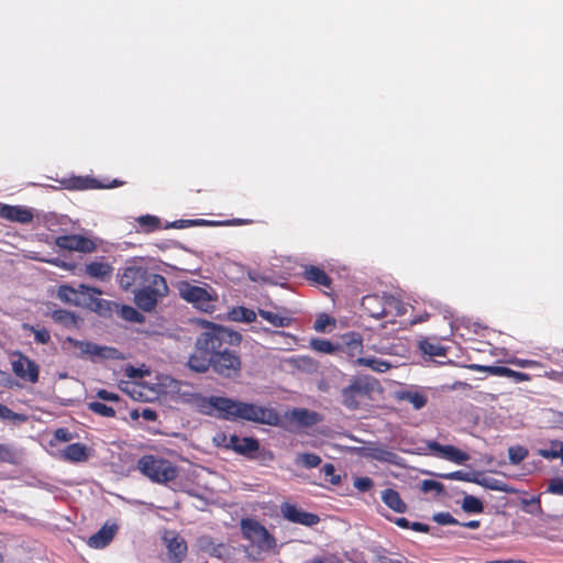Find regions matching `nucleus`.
<instances>
[{
    "instance_id": "nucleus-1",
    "label": "nucleus",
    "mask_w": 563,
    "mask_h": 563,
    "mask_svg": "<svg viewBox=\"0 0 563 563\" xmlns=\"http://www.w3.org/2000/svg\"><path fill=\"white\" fill-rule=\"evenodd\" d=\"M241 342V333L212 323L197 338L188 366L197 373H206L211 368L223 378H238L242 372V360L238 351Z\"/></svg>"
},
{
    "instance_id": "nucleus-2",
    "label": "nucleus",
    "mask_w": 563,
    "mask_h": 563,
    "mask_svg": "<svg viewBox=\"0 0 563 563\" xmlns=\"http://www.w3.org/2000/svg\"><path fill=\"white\" fill-rule=\"evenodd\" d=\"M196 404L200 411L206 415L218 412V417L225 420H246L261 424L277 427L282 419L274 408L257 406L251 402H243L227 397H196Z\"/></svg>"
},
{
    "instance_id": "nucleus-3",
    "label": "nucleus",
    "mask_w": 563,
    "mask_h": 563,
    "mask_svg": "<svg viewBox=\"0 0 563 563\" xmlns=\"http://www.w3.org/2000/svg\"><path fill=\"white\" fill-rule=\"evenodd\" d=\"M379 383L371 376H355L350 384L342 388V405L349 410H357L368 406L374 399V393L378 391Z\"/></svg>"
},
{
    "instance_id": "nucleus-4",
    "label": "nucleus",
    "mask_w": 563,
    "mask_h": 563,
    "mask_svg": "<svg viewBox=\"0 0 563 563\" xmlns=\"http://www.w3.org/2000/svg\"><path fill=\"white\" fill-rule=\"evenodd\" d=\"M168 294L167 282L164 276L152 273L146 283L134 292V302L139 309L151 312L158 301Z\"/></svg>"
},
{
    "instance_id": "nucleus-5",
    "label": "nucleus",
    "mask_w": 563,
    "mask_h": 563,
    "mask_svg": "<svg viewBox=\"0 0 563 563\" xmlns=\"http://www.w3.org/2000/svg\"><path fill=\"white\" fill-rule=\"evenodd\" d=\"M137 470L157 484H167L179 475L177 466L170 461L152 454L143 455L137 461Z\"/></svg>"
},
{
    "instance_id": "nucleus-6",
    "label": "nucleus",
    "mask_w": 563,
    "mask_h": 563,
    "mask_svg": "<svg viewBox=\"0 0 563 563\" xmlns=\"http://www.w3.org/2000/svg\"><path fill=\"white\" fill-rule=\"evenodd\" d=\"M241 531L246 540L251 541L262 550L269 551L276 547L275 538L255 519H242Z\"/></svg>"
},
{
    "instance_id": "nucleus-7",
    "label": "nucleus",
    "mask_w": 563,
    "mask_h": 563,
    "mask_svg": "<svg viewBox=\"0 0 563 563\" xmlns=\"http://www.w3.org/2000/svg\"><path fill=\"white\" fill-rule=\"evenodd\" d=\"M363 310L374 319L387 317L393 309L399 310L400 302L394 296L367 295L362 298Z\"/></svg>"
},
{
    "instance_id": "nucleus-8",
    "label": "nucleus",
    "mask_w": 563,
    "mask_h": 563,
    "mask_svg": "<svg viewBox=\"0 0 563 563\" xmlns=\"http://www.w3.org/2000/svg\"><path fill=\"white\" fill-rule=\"evenodd\" d=\"M151 274L152 272L140 265L126 266L119 274V285L125 291L135 292Z\"/></svg>"
},
{
    "instance_id": "nucleus-9",
    "label": "nucleus",
    "mask_w": 563,
    "mask_h": 563,
    "mask_svg": "<svg viewBox=\"0 0 563 563\" xmlns=\"http://www.w3.org/2000/svg\"><path fill=\"white\" fill-rule=\"evenodd\" d=\"M91 291L98 292V288L85 284H80L77 288L69 285H60L57 289V297L65 303L85 308Z\"/></svg>"
},
{
    "instance_id": "nucleus-10",
    "label": "nucleus",
    "mask_w": 563,
    "mask_h": 563,
    "mask_svg": "<svg viewBox=\"0 0 563 563\" xmlns=\"http://www.w3.org/2000/svg\"><path fill=\"white\" fill-rule=\"evenodd\" d=\"M16 356L15 360L12 361V372L14 375L23 380L35 384L38 382L40 376V367L35 363V361L31 360L26 355L16 352L14 353Z\"/></svg>"
},
{
    "instance_id": "nucleus-11",
    "label": "nucleus",
    "mask_w": 563,
    "mask_h": 563,
    "mask_svg": "<svg viewBox=\"0 0 563 563\" xmlns=\"http://www.w3.org/2000/svg\"><path fill=\"white\" fill-rule=\"evenodd\" d=\"M283 517L294 523H299L306 527H313L319 523L320 518L318 515L305 511L294 504L284 503L280 506Z\"/></svg>"
},
{
    "instance_id": "nucleus-12",
    "label": "nucleus",
    "mask_w": 563,
    "mask_h": 563,
    "mask_svg": "<svg viewBox=\"0 0 563 563\" xmlns=\"http://www.w3.org/2000/svg\"><path fill=\"white\" fill-rule=\"evenodd\" d=\"M55 244L67 251H77L91 253L96 250V243L86 236L79 234H66L56 238Z\"/></svg>"
},
{
    "instance_id": "nucleus-13",
    "label": "nucleus",
    "mask_w": 563,
    "mask_h": 563,
    "mask_svg": "<svg viewBox=\"0 0 563 563\" xmlns=\"http://www.w3.org/2000/svg\"><path fill=\"white\" fill-rule=\"evenodd\" d=\"M301 277L310 286L322 288L324 294H328L327 290H332V278L322 267L308 264L301 265Z\"/></svg>"
},
{
    "instance_id": "nucleus-14",
    "label": "nucleus",
    "mask_w": 563,
    "mask_h": 563,
    "mask_svg": "<svg viewBox=\"0 0 563 563\" xmlns=\"http://www.w3.org/2000/svg\"><path fill=\"white\" fill-rule=\"evenodd\" d=\"M428 449L434 456L453 462L455 464L461 465L470 460V455L466 452H463L454 445H443L437 441H430L428 442Z\"/></svg>"
},
{
    "instance_id": "nucleus-15",
    "label": "nucleus",
    "mask_w": 563,
    "mask_h": 563,
    "mask_svg": "<svg viewBox=\"0 0 563 563\" xmlns=\"http://www.w3.org/2000/svg\"><path fill=\"white\" fill-rule=\"evenodd\" d=\"M227 449H231L235 453L243 455L247 459H254L255 453L260 449V442L257 439L252 437H239L236 434H231L228 443L225 444Z\"/></svg>"
},
{
    "instance_id": "nucleus-16",
    "label": "nucleus",
    "mask_w": 563,
    "mask_h": 563,
    "mask_svg": "<svg viewBox=\"0 0 563 563\" xmlns=\"http://www.w3.org/2000/svg\"><path fill=\"white\" fill-rule=\"evenodd\" d=\"M179 294L184 300L194 303L199 309H206L211 299L209 292L203 287L187 283L179 288Z\"/></svg>"
},
{
    "instance_id": "nucleus-17",
    "label": "nucleus",
    "mask_w": 563,
    "mask_h": 563,
    "mask_svg": "<svg viewBox=\"0 0 563 563\" xmlns=\"http://www.w3.org/2000/svg\"><path fill=\"white\" fill-rule=\"evenodd\" d=\"M0 218L11 222L27 224L33 221L34 213L31 208L25 206L1 205Z\"/></svg>"
},
{
    "instance_id": "nucleus-18",
    "label": "nucleus",
    "mask_w": 563,
    "mask_h": 563,
    "mask_svg": "<svg viewBox=\"0 0 563 563\" xmlns=\"http://www.w3.org/2000/svg\"><path fill=\"white\" fill-rule=\"evenodd\" d=\"M71 342L74 343V346L79 350L80 355H82V356L88 355L92 360L95 357L108 358L111 356V353L114 351V349H112V347L100 346L92 342L77 341V340H74V341L71 340Z\"/></svg>"
},
{
    "instance_id": "nucleus-19",
    "label": "nucleus",
    "mask_w": 563,
    "mask_h": 563,
    "mask_svg": "<svg viewBox=\"0 0 563 563\" xmlns=\"http://www.w3.org/2000/svg\"><path fill=\"white\" fill-rule=\"evenodd\" d=\"M117 531L118 526L115 523H104L99 531L89 538L88 544L95 549L106 548L112 541Z\"/></svg>"
},
{
    "instance_id": "nucleus-20",
    "label": "nucleus",
    "mask_w": 563,
    "mask_h": 563,
    "mask_svg": "<svg viewBox=\"0 0 563 563\" xmlns=\"http://www.w3.org/2000/svg\"><path fill=\"white\" fill-rule=\"evenodd\" d=\"M396 399L399 401H407L411 404L412 408L416 410L422 409L428 404V395L423 390L419 389H405L398 390L395 395Z\"/></svg>"
},
{
    "instance_id": "nucleus-21",
    "label": "nucleus",
    "mask_w": 563,
    "mask_h": 563,
    "mask_svg": "<svg viewBox=\"0 0 563 563\" xmlns=\"http://www.w3.org/2000/svg\"><path fill=\"white\" fill-rule=\"evenodd\" d=\"M198 542L199 548L210 556L221 560L230 556V548L223 543H216L211 537L203 536Z\"/></svg>"
},
{
    "instance_id": "nucleus-22",
    "label": "nucleus",
    "mask_w": 563,
    "mask_h": 563,
    "mask_svg": "<svg viewBox=\"0 0 563 563\" xmlns=\"http://www.w3.org/2000/svg\"><path fill=\"white\" fill-rule=\"evenodd\" d=\"M89 457L88 448L82 443H71L60 452V459L70 463H81Z\"/></svg>"
},
{
    "instance_id": "nucleus-23",
    "label": "nucleus",
    "mask_w": 563,
    "mask_h": 563,
    "mask_svg": "<svg viewBox=\"0 0 563 563\" xmlns=\"http://www.w3.org/2000/svg\"><path fill=\"white\" fill-rule=\"evenodd\" d=\"M112 272L113 267L108 262L103 261H93L85 265V273L89 277L99 280L110 279Z\"/></svg>"
},
{
    "instance_id": "nucleus-24",
    "label": "nucleus",
    "mask_w": 563,
    "mask_h": 563,
    "mask_svg": "<svg viewBox=\"0 0 563 563\" xmlns=\"http://www.w3.org/2000/svg\"><path fill=\"white\" fill-rule=\"evenodd\" d=\"M122 184H123V181L115 179V180H113L112 185H101L97 179H93V178L73 177L69 179L67 187L69 189L85 190V189H96V188L119 187Z\"/></svg>"
},
{
    "instance_id": "nucleus-25",
    "label": "nucleus",
    "mask_w": 563,
    "mask_h": 563,
    "mask_svg": "<svg viewBox=\"0 0 563 563\" xmlns=\"http://www.w3.org/2000/svg\"><path fill=\"white\" fill-rule=\"evenodd\" d=\"M382 500L396 512L402 514L407 510L406 503L401 499L399 493L393 488L383 490Z\"/></svg>"
},
{
    "instance_id": "nucleus-26",
    "label": "nucleus",
    "mask_w": 563,
    "mask_h": 563,
    "mask_svg": "<svg viewBox=\"0 0 563 563\" xmlns=\"http://www.w3.org/2000/svg\"><path fill=\"white\" fill-rule=\"evenodd\" d=\"M102 294L101 289L98 288V292H90L91 296L87 299L85 308L95 311L99 314H107L111 312V302L106 299L99 298Z\"/></svg>"
},
{
    "instance_id": "nucleus-27",
    "label": "nucleus",
    "mask_w": 563,
    "mask_h": 563,
    "mask_svg": "<svg viewBox=\"0 0 563 563\" xmlns=\"http://www.w3.org/2000/svg\"><path fill=\"white\" fill-rule=\"evenodd\" d=\"M169 558L179 563L187 554V543L181 537H173L167 542Z\"/></svg>"
},
{
    "instance_id": "nucleus-28",
    "label": "nucleus",
    "mask_w": 563,
    "mask_h": 563,
    "mask_svg": "<svg viewBox=\"0 0 563 563\" xmlns=\"http://www.w3.org/2000/svg\"><path fill=\"white\" fill-rule=\"evenodd\" d=\"M291 418L302 427H312L320 420L319 413L306 408H295L291 411Z\"/></svg>"
},
{
    "instance_id": "nucleus-29",
    "label": "nucleus",
    "mask_w": 563,
    "mask_h": 563,
    "mask_svg": "<svg viewBox=\"0 0 563 563\" xmlns=\"http://www.w3.org/2000/svg\"><path fill=\"white\" fill-rule=\"evenodd\" d=\"M474 483L492 490L507 492L506 484L497 478L486 476L483 472H475Z\"/></svg>"
},
{
    "instance_id": "nucleus-30",
    "label": "nucleus",
    "mask_w": 563,
    "mask_h": 563,
    "mask_svg": "<svg viewBox=\"0 0 563 563\" xmlns=\"http://www.w3.org/2000/svg\"><path fill=\"white\" fill-rule=\"evenodd\" d=\"M258 314L264 320H266L267 322H269L272 325H274L276 328L289 327L292 321V319L290 317L282 316L276 312L264 310V309H260Z\"/></svg>"
},
{
    "instance_id": "nucleus-31",
    "label": "nucleus",
    "mask_w": 563,
    "mask_h": 563,
    "mask_svg": "<svg viewBox=\"0 0 563 563\" xmlns=\"http://www.w3.org/2000/svg\"><path fill=\"white\" fill-rule=\"evenodd\" d=\"M419 349L423 354L429 356H445L446 349L440 343L423 339L419 342Z\"/></svg>"
},
{
    "instance_id": "nucleus-32",
    "label": "nucleus",
    "mask_w": 563,
    "mask_h": 563,
    "mask_svg": "<svg viewBox=\"0 0 563 563\" xmlns=\"http://www.w3.org/2000/svg\"><path fill=\"white\" fill-rule=\"evenodd\" d=\"M233 321L251 323L256 320V312L245 307H235L230 311Z\"/></svg>"
},
{
    "instance_id": "nucleus-33",
    "label": "nucleus",
    "mask_w": 563,
    "mask_h": 563,
    "mask_svg": "<svg viewBox=\"0 0 563 563\" xmlns=\"http://www.w3.org/2000/svg\"><path fill=\"white\" fill-rule=\"evenodd\" d=\"M51 317L55 322L60 323L65 327H73L77 323V317L75 316V313L65 309L54 310Z\"/></svg>"
},
{
    "instance_id": "nucleus-34",
    "label": "nucleus",
    "mask_w": 563,
    "mask_h": 563,
    "mask_svg": "<svg viewBox=\"0 0 563 563\" xmlns=\"http://www.w3.org/2000/svg\"><path fill=\"white\" fill-rule=\"evenodd\" d=\"M539 455L548 460L561 459L563 464V442L552 441L550 448L539 450Z\"/></svg>"
},
{
    "instance_id": "nucleus-35",
    "label": "nucleus",
    "mask_w": 563,
    "mask_h": 563,
    "mask_svg": "<svg viewBox=\"0 0 563 563\" xmlns=\"http://www.w3.org/2000/svg\"><path fill=\"white\" fill-rule=\"evenodd\" d=\"M137 223L140 224V228L146 233L161 229V220L157 217L151 214L141 216L137 218Z\"/></svg>"
},
{
    "instance_id": "nucleus-36",
    "label": "nucleus",
    "mask_w": 563,
    "mask_h": 563,
    "mask_svg": "<svg viewBox=\"0 0 563 563\" xmlns=\"http://www.w3.org/2000/svg\"><path fill=\"white\" fill-rule=\"evenodd\" d=\"M295 462L306 468H313L321 464V457L314 453H299Z\"/></svg>"
},
{
    "instance_id": "nucleus-37",
    "label": "nucleus",
    "mask_w": 563,
    "mask_h": 563,
    "mask_svg": "<svg viewBox=\"0 0 563 563\" xmlns=\"http://www.w3.org/2000/svg\"><path fill=\"white\" fill-rule=\"evenodd\" d=\"M470 368L475 372L486 373L492 376H500L506 377L508 367L506 366H496V365H479V364H472L470 365Z\"/></svg>"
},
{
    "instance_id": "nucleus-38",
    "label": "nucleus",
    "mask_w": 563,
    "mask_h": 563,
    "mask_svg": "<svg viewBox=\"0 0 563 563\" xmlns=\"http://www.w3.org/2000/svg\"><path fill=\"white\" fill-rule=\"evenodd\" d=\"M310 347L324 354H333L338 350V347L331 341L318 338L310 340Z\"/></svg>"
},
{
    "instance_id": "nucleus-39",
    "label": "nucleus",
    "mask_w": 563,
    "mask_h": 563,
    "mask_svg": "<svg viewBox=\"0 0 563 563\" xmlns=\"http://www.w3.org/2000/svg\"><path fill=\"white\" fill-rule=\"evenodd\" d=\"M0 462L8 464H18V451L10 444H0Z\"/></svg>"
},
{
    "instance_id": "nucleus-40",
    "label": "nucleus",
    "mask_w": 563,
    "mask_h": 563,
    "mask_svg": "<svg viewBox=\"0 0 563 563\" xmlns=\"http://www.w3.org/2000/svg\"><path fill=\"white\" fill-rule=\"evenodd\" d=\"M462 508L464 511L470 514H479L484 510L483 503L478 498L471 495H467L463 498Z\"/></svg>"
},
{
    "instance_id": "nucleus-41",
    "label": "nucleus",
    "mask_w": 563,
    "mask_h": 563,
    "mask_svg": "<svg viewBox=\"0 0 563 563\" xmlns=\"http://www.w3.org/2000/svg\"><path fill=\"white\" fill-rule=\"evenodd\" d=\"M87 407L90 411L101 417L111 418L115 416V410L103 402L90 401L87 404Z\"/></svg>"
},
{
    "instance_id": "nucleus-42",
    "label": "nucleus",
    "mask_w": 563,
    "mask_h": 563,
    "mask_svg": "<svg viewBox=\"0 0 563 563\" xmlns=\"http://www.w3.org/2000/svg\"><path fill=\"white\" fill-rule=\"evenodd\" d=\"M358 362L379 373H384L390 368V364L388 362L378 358H360Z\"/></svg>"
},
{
    "instance_id": "nucleus-43",
    "label": "nucleus",
    "mask_w": 563,
    "mask_h": 563,
    "mask_svg": "<svg viewBox=\"0 0 563 563\" xmlns=\"http://www.w3.org/2000/svg\"><path fill=\"white\" fill-rule=\"evenodd\" d=\"M508 364L521 367V368H540L542 367V363L537 360L529 358H520L517 356H512L506 361Z\"/></svg>"
},
{
    "instance_id": "nucleus-44",
    "label": "nucleus",
    "mask_w": 563,
    "mask_h": 563,
    "mask_svg": "<svg viewBox=\"0 0 563 563\" xmlns=\"http://www.w3.org/2000/svg\"><path fill=\"white\" fill-rule=\"evenodd\" d=\"M437 476L440 478H444V479H455V481L474 483L475 472L470 473V472H464V471H455V472L446 473V474H438Z\"/></svg>"
},
{
    "instance_id": "nucleus-45",
    "label": "nucleus",
    "mask_w": 563,
    "mask_h": 563,
    "mask_svg": "<svg viewBox=\"0 0 563 563\" xmlns=\"http://www.w3.org/2000/svg\"><path fill=\"white\" fill-rule=\"evenodd\" d=\"M528 456V450L521 445L510 446L508 457L511 464H519Z\"/></svg>"
},
{
    "instance_id": "nucleus-46",
    "label": "nucleus",
    "mask_w": 563,
    "mask_h": 563,
    "mask_svg": "<svg viewBox=\"0 0 563 563\" xmlns=\"http://www.w3.org/2000/svg\"><path fill=\"white\" fill-rule=\"evenodd\" d=\"M334 324H335L334 318L330 317L327 313H320L314 321L313 329L317 332L323 333L327 331L328 325H334Z\"/></svg>"
},
{
    "instance_id": "nucleus-47",
    "label": "nucleus",
    "mask_w": 563,
    "mask_h": 563,
    "mask_svg": "<svg viewBox=\"0 0 563 563\" xmlns=\"http://www.w3.org/2000/svg\"><path fill=\"white\" fill-rule=\"evenodd\" d=\"M321 471L324 474V479L330 484L338 485L341 483V477L340 475L335 474V468L333 464H324Z\"/></svg>"
},
{
    "instance_id": "nucleus-48",
    "label": "nucleus",
    "mask_w": 563,
    "mask_h": 563,
    "mask_svg": "<svg viewBox=\"0 0 563 563\" xmlns=\"http://www.w3.org/2000/svg\"><path fill=\"white\" fill-rule=\"evenodd\" d=\"M371 456L380 462H394L396 454L386 449H373Z\"/></svg>"
},
{
    "instance_id": "nucleus-49",
    "label": "nucleus",
    "mask_w": 563,
    "mask_h": 563,
    "mask_svg": "<svg viewBox=\"0 0 563 563\" xmlns=\"http://www.w3.org/2000/svg\"><path fill=\"white\" fill-rule=\"evenodd\" d=\"M0 418L2 420H11V421H23L24 416L12 411L9 407L0 402Z\"/></svg>"
},
{
    "instance_id": "nucleus-50",
    "label": "nucleus",
    "mask_w": 563,
    "mask_h": 563,
    "mask_svg": "<svg viewBox=\"0 0 563 563\" xmlns=\"http://www.w3.org/2000/svg\"><path fill=\"white\" fill-rule=\"evenodd\" d=\"M421 490L423 493H429V492L434 490V492H437V494H442L444 492V486L440 482L432 481V479H424L421 484Z\"/></svg>"
},
{
    "instance_id": "nucleus-51",
    "label": "nucleus",
    "mask_w": 563,
    "mask_h": 563,
    "mask_svg": "<svg viewBox=\"0 0 563 563\" xmlns=\"http://www.w3.org/2000/svg\"><path fill=\"white\" fill-rule=\"evenodd\" d=\"M373 485H374V483H373L372 478H369L367 476L356 477L354 479V487L363 493L372 489Z\"/></svg>"
},
{
    "instance_id": "nucleus-52",
    "label": "nucleus",
    "mask_w": 563,
    "mask_h": 563,
    "mask_svg": "<svg viewBox=\"0 0 563 563\" xmlns=\"http://www.w3.org/2000/svg\"><path fill=\"white\" fill-rule=\"evenodd\" d=\"M31 331L34 333L35 341L41 344H47L51 340L49 332L45 329H35L34 327H30Z\"/></svg>"
},
{
    "instance_id": "nucleus-53",
    "label": "nucleus",
    "mask_w": 563,
    "mask_h": 563,
    "mask_svg": "<svg viewBox=\"0 0 563 563\" xmlns=\"http://www.w3.org/2000/svg\"><path fill=\"white\" fill-rule=\"evenodd\" d=\"M506 377L511 378L515 383H522L531 380V375L522 372H517L508 367Z\"/></svg>"
},
{
    "instance_id": "nucleus-54",
    "label": "nucleus",
    "mask_w": 563,
    "mask_h": 563,
    "mask_svg": "<svg viewBox=\"0 0 563 563\" xmlns=\"http://www.w3.org/2000/svg\"><path fill=\"white\" fill-rule=\"evenodd\" d=\"M439 525H459L460 522L450 512H440L434 516Z\"/></svg>"
},
{
    "instance_id": "nucleus-55",
    "label": "nucleus",
    "mask_w": 563,
    "mask_h": 563,
    "mask_svg": "<svg viewBox=\"0 0 563 563\" xmlns=\"http://www.w3.org/2000/svg\"><path fill=\"white\" fill-rule=\"evenodd\" d=\"M123 316L129 321L141 322L143 320V316L132 307H124Z\"/></svg>"
},
{
    "instance_id": "nucleus-56",
    "label": "nucleus",
    "mask_w": 563,
    "mask_h": 563,
    "mask_svg": "<svg viewBox=\"0 0 563 563\" xmlns=\"http://www.w3.org/2000/svg\"><path fill=\"white\" fill-rule=\"evenodd\" d=\"M548 492L563 496V478H553L549 483Z\"/></svg>"
},
{
    "instance_id": "nucleus-57",
    "label": "nucleus",
    "mask_w": 563,
    "mask_h": 563,
    "mask_svg": "<svg viewBox=\"0 0 563 563\" xmlns=\"http://www.w3.org/2000/svg\"><path fill=\"white\" fill-rule=\"evenodd\" d=\"M54 438L60 442H68L73 439V434L66 428H58L54 432Z\"/></svg>"
},
{
    "instance_id": "nucleus-58",
    "label": "nucleus",
    "mask_w": 563,
    "mask_h": 563,
    "mask_svg": "<svg viewBox=\"0 0 563 563\" xmlns=\"http://www.w3.org/2000/svg\"><path fill=\"white\" fill-rule=\"evenodd\" d=\"M97 397L106 401H118L120 399L118 394L109 391L107 389H99L97 391Z\"/></svg>"
},
{
    "instance_id": "nucleus-59",
    "label": "nucleus",
    "mask_w": 563,
    "mask_h": 563,
    "mask_svg": "<svg viewBox=\"0 0 563 563\" xmlns=\"http://www.w3.org/2000/svg\"><path fill=\"white\" fill-rule=\"evenodd\" d=\"M141 417L146 421H155L157 419V413L151 408H144L141 412Z\"/></svg>"
},
{
    "instance_id": "nucleus-60",
    "label": "nucleus",
    "mask_w": 563,
    "mask_h": 563,
    "mask_svg": "<svg viewBox=\"0 0 563 563\" xmlns=\"http://www.w3.org/2000/svg\"><path fill=\"white\" fill-rule=\"evenodd\" d=\"M410 529H412L416 532L427 533L429 532L430 527L422 522H411Z\"/></svg>"
},
{
    "instance_id": "nucleus-61",
    "label": "nucleus",
    "mask_w": 563,
    "mask_h": 563,
    "mask_svg": "<svg viewBox=\"0 0 563 563\" xmlns=\"http://www.w3.org/2000/svg\"><path fill=\"white\" fill-rule=\"evenodd\" d=\"M197 223V221H192V220H177L175 222L172 223V228H176V229H184V228H187L191 224H195Z\"/></svg>"
},
{
    "instance_id": "nucleus-62",
    "label": "nucleus",
    "mask_w": 563,
    "mask_h": 563,
    "mask_svg": "<svg viewBox=\"0 0 563 563\" xmlns=\"http://www.w3.org/2000/svg\"><path fill=\"white\" fill-rule=\"evenodd\" d=\"M395 523L402 528V529H410V526H411V522H409V520H407L406 518L401 517V518H397L395 520Z\"/></svg>"
},
{
    "instance_id": "nucleus-63",
    "label": "nucleus",
    "mask_w": 563,
    "mask_h": 563,
    "mask_svg": "<svg viewBox=\"0 0 563 563\" xmlns=\"http://www.w3.org/2000/svg\"><path fill=\"white\" fill-rule=\"evenodd\" d=\"M400 560H394L387 555H378L376 558V563H398Z\"/></svg>"
},
{
    "instance_id": "nucleus-64",
    "label": "nucleus",
    "mask_w": 563,
    "mask_h": 563,
    "mask_svg": "<svg viewBox=\"0 0 563 563\" xmlns=\"http://www.w3.org/2000/svg\"><path fill=\"white\" fill-rule=\"evenodd\" d=\"M462 527L468 528V529H477L481 526V522L478 520H470L467 522L460 523Z\"/></svg>"
}]
</instances>
